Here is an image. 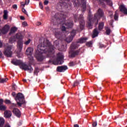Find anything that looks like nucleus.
I'll return each mask as SVG.
<instances>
[{
	"mask_svg": "<svg viewBox=\"0 0 127 127\" xmlns=\"http://www.w3.org/2000/svg\"><path fill=\"white\" fill-rule=\"evenodd\" d=\"M62 33H61L60 31H56L55 33V37H56L57 39H60V38L62 37Z\"/></svg>",
	"mask_w": 127,
	"mask_h": 127,
	"instance_id": "obj_19",
	"label": "nucleus"
},
{
	"mask_svg": "<svg viewBox=\"0 0 127 127\" xmlns=\"http://www.w3.org/2000/svg\"><path fill=\"white\" fill-rule=\"evenodd\" d=\"M6 110V107L4 105H0V111H5Z\"/></svg>",
	"mask_w": 127,
	"mask_h": 127,
	"instance_id": "obj_30",
	"label": "nucleus"
},
{
	"mask_svg": "<svg viewBox=\"0 0 127 127\" xmlns=\"http://www.w3.org/2000/svg\"><path fill=\"white\" fill-rule=\"evenodd\" d=\"M2 47V44L1 43L0 40V48H1Z\"/></svg>",
	"mask_w": 127,
	"mask_h": 127,
	"instance_id": "obj_57",
	"label": "nucleus"
},
{
	"mask_svg": "<svg viewBox=\"0 0 127 127\" xmlns=\"http://www.w3.org/2000/svg\"><path fill=\"white\" fill-rule=\"evenodd\" d=\"M74 4H75V5L77 6L78 4V3H76L75 2H74Z\"/></svg>",
	"mask_w": 127,
	"mask_h": 127,
	"instance_id": "obj_59",
	"label": "nucleus"
},
{
	"mask_svg": "<svg viewBox=\"0 0 127 127\" xmlns=\"http://www.w3.org/2000/svg\"><path fill=\"white\" fill-rule=\"evenodd\" d=\"M4 127H10L9 124H6Z\"/></svg>",
	"mask_w": 127,
	"mask_h": 127,
	"instance_id": "obj_54",
	"label": "nucleus"
},
{
	"mask_svg": "<svg viewBox=\"0 0 127 127\" xmlns=\"http://www.w3.org/2000/svg\"><path fill=\"white\" fill-rule=\"evenodd\" d=\"M13 8L16 9L17 8V4H14L13 5Z\"/></svg>",
	"mask_w": 127,
	"mask_h": 127,
	"instance_id": "obj_46",
	"label": "nucleus"
},
{
	"mask_svg": "<svg viewBox=\"0 0 127 127\" xmlns=\"http://www.w3.org/2000/svg\"><path fill=\"white\" fill-rule=\"evenodd\" d=\"M87 40H88L87 38L81 37L80 39H78L76 42L72 43L71 45H70V48L73 50L77 49L79 47V43L82 44L86 43Z\"/></svg>",
	"mask_w": 127,
	"mask_h": 127,
	"instance_id": "obj_7",
	"label": "nucleus"
},
{
	"mask_svg": "<svg viewBox=\"0 0 127 127\" xmlns=\"http://www.w3.org/2000/svg\"><path fill=\"white\" fill-rule=\"evenodd\" d=\"M126 15H127V13Z\"/></svg>",
	"mask_w": 127,
	"mask_h": 127,
	"instance_id": "obj_62",
	"label": "nucleus"
},
{
	"mask_svg": "<svg viewBox=\"0 0 127 127\" xmlns=\"http://www.w3.org/2000/svg\"><path fill=\"white\" fill-rule=\"evenodd\" d=\"M26 53L27 56H31L32 54V49L31 48H27Z\"/></svg>",
	"mask_w": 127,
	"mask_h": 127,
	"instance_id": "obj_23",
	"label": "nucleus"
},
{
	"mask_svg": "<svg viewBox=\"0 0 127 127\" xmlns=\"http://www.w3.org/2000/svg\"><path fill=\"white\" fill-rule=\"evenodd\" d=\"M115 20H118V14L115 13L114 15Z\"/></svg>",
	"mask_w": 127,
	"mask_h": 127,
	"instance_id": "obj_38",
	"label": "nucleus"
},
{
	"mask_svg": "<svg viewBox=\"0 0 127 127\" xmlns=\"http://www.w3.org/2000/svg\"><path fill=\"white\" fill-rule=\"evenodd\" d=\"M104 22L99 23V25H98V30H99L100 31L102 30L104 28Z\"/></svg>",
	"mask_w": 127,
	"mask_h": 127,
	"instance_id": "obj_24",
	"label": "nucleus"
},
{
	"mask_svg": "<svg viewBox=\"0 0 127 127\" xmlns=\"http://www.w3.org/2000/svg\"><path fill=\"white\" fill-rule=\"evenodd\" d=\"M4 124V119L2 118H0V127H3Z\"/></svg>",
	"mask_w": 127,
	"mask_h": 127,
	"instance_id": "obj_26",
	"label": "nucleus"
},
{
	"mask_svg": "<svg viewBox=\"0 0 127 127\" xmlns=\"http://www.w3.org/2000/svg\"><path fill=\"white\" fill-rule=\"evenodd\" d=\"M11 63L16 66L19 65L20 69L22 70H24V71H29V73H31L33 71L32 66H31V65H28L23 63L21 60H13L12 61Z\"/></svg>",
	"mask_w": 127,
	"mask_h": 127,
	"instance_id": "obj_3",
	"label": "nucleus"
},
{
	"mask_svg": "<svg viewBox=\"0 0 127 127\" xmlns=\"http://www.w3.org/2000/svg\"><path fill=\"white\" fill-rule=\"evenodd\" d=\"M99 2L100 4H102V5H105V3L104 2H106L107 4L110 6L113 5V2L111 0H99Z\"/></svg>",
	"mask_w": 127,
	"mask_h": 127,
	"instance_id": "obj_15",
	"label": "nucleus"
},
{
	"mask_svg": "<svg viewBox=\"0 0 127 127\" xmlns=\"http://www.w3.org/2000/svg\"><path fill=\"white\" fill-rule=\"evenodd\" d=\"M9 29V25H5V26H4V27L2 28V29H1V30L0 29V36L1 35V33L3 34H6L7 32H8Z\"/></svg>",
	"mask_w": 127,
	"mask_h": 127,
	"instance_id": "obj_14",
	"label": "nucleus"
},
{
	"mask_svg": "<svg viewBox=\"0 0 127 127\" xmlns=\"http://www.w3.org/2000/svg\"><path fill=\"white\" fill-rule=\"evenodd\" d=\"M30 42H31V39H29L28 40L25 42L24 44L26 45H28L30 43Z\"/></svg>",
	"mask_w": 127,
	"mask_h": 127,
	"instance_id": "obj_35",
	"label": "nucleus"
},
{
	"mask_svg": "<svg viewBox=\"0 0 127 127\" xmlns=\"http://www.w3.org/2000/svg\"><path fill=\"white\" fill-rule=\"evenodd\" d=\"M23 81H24V82H26V79H23Z\"/></svg>",
	"mask_w": 127,
	"mask_h": 127,
	"instance_id": "obj_60",
	"label": "nucleus"
},
{
	"mask_svg": "<svg viewBox=\"0 0 127 127\" xmlns=\"http://www.w3.org/2000/svg\"><path fill=\"white\" fill-rule=\"evenodd\" d=\"M16 95V93L14 92H12V96L13 97Z\"/></svg>",
	"mask_w": 127,
	"mask_h": 127,
	"instance_id": "obj_53",
	"label": "nucleus"
},
{
	"mask_svg": "<svg viewBox=\"0 0 127 127\" xmlns=\"http://www.w3.org/2000/svg\"><path fill=\"white\" fill-rule=\"evenodd\" d=\"M39 72V69L37 67H35V70L34 71V75H35L36 73Z\"/></svg>",
	"mask_w": 127,
	"mask_h": 127,
	"instance_id": "obj_34",
	"label": "nucleus"
},
{
	"mask_svg": "<svg viewBox=\"0 0 127 127\" xmlns=\"http://www.w3.org/2000/svg\"><path fill=\"white\" fill-rule=\"evenodd\" d=\"M7 80H8V79H7V78H5V79H4V78L0 79V83H4V82H6V81H7Z\"/></svg>",
	"mask_w": 127,
	"mask_h": 127,
	"instance_id": "obj_32",
	"label": "nucleus"
},
{
	"mask_svg": "<svg viewBox=\"0 0 127 127\" xmlns=\"http://www.w3.org/2000/svg\"><path fill=\"white\" fill-rule=\"evenodd\" d=\"M15 100L19 107H21L25 103L24 96L22 93H18L15 97Z\"/></svg>",
	"mask_w": 127,
	"mask_h": 127,
	"instance_id": "obj_8",
	"label": "nucleus"
},
{
	"mask_svg": "<svg viewBox=\"0 0 127 127\" xmlns=\"http://www.w3.org/2000/svg\"><path fill=\"white\" fill-rule=\"evenodd\" d=\"M74 22H77L79 21V25H80V30H83L84 29L85 22L84 20L83 15L82 14L80 15L78 18V14H75L74 15Z\"/></svg>",
	"mask_w": 127,
	"mask_h": 127,
	"instance_id": "obj_6",
	"label": "nucleus"
},
{
	"mask_svg": "<svg viewBox=\"0 0 127 127\" xmlns=\"http://www.w3.org/2000/svg\"><path fill=\"white\" fill-rule=\"evenodd\" d=\"M12 48V46L11 45L6 47L3 52V54L5 55V56L8 58L11 57V56L12 55V52L11 51Z\"/></svg>",
	"mask_w": 127,
	"mask_h": 127,
	"instance_id": "obj_10",
	"label": "nucleus"
},
{
	"mask_svg": "<svg viewBox=\"0 0 127 127\" xmlns=\"http://www.w3.org/2000/svg\"><path fill=\"white\" fill-rule=\"evenodd\" d=\"M36 25L39 26L41 25V22H37V23L36 24Z\"/></svg>",
	"mask_w": 127,
	"mask_h": 127,
	"instance_id": "obj_51",
	"label": "nucleus"
},
{
	"mask_svg": "<svg viewBox=\"0 0 127 127\" xmlns=\"http://www.w3.org/2000/svg\"><path fill=\"white\" fill-rule=\"evenodd\" d=\"M5 103L6 104H11V102L10 100L6 99V100H5Z\"/></svg>",
	"mask_w": 127,
	"mask_h": 127,
	"instance_id": "obj_37",
	"label": "nucleus"
},
{
	"mask_svg": "<svg viewBox=\"0 0 127 127\" xmlns=\"http://www.w3.org/2000/svg\"><path fill=\"white\" fill-rule=\"evenodd\" d=\"M29 2H30V0H26V1H25V4H26V5H28Z\"/></svg>",
	"mask_w": 127,
	"mask_h": 127,
	"instance_id": "obj_45",
	"label": "nucleus"
},
{
	"mask_svg": "<svg viewBox=\"0 0 127 127\" xmlns=\"http://www.w3.org/2000/svg\"><path fill=\"white\" fill-rule=\"evenodd\" d=\"M126 127H127V126H126Z\"/></svg>",
	"mask_w": 127,
	"mask_h": 127,
	"instance_id": "obj_63",
	"label": "nucleus"
},
{
	"mask_svg": "<svg viewBox=\"0 0 127 127\" xmlns=\"http://www.w3.org/2000/svg\"><path fill=\"white\" fill-rule=\"evenodd\" d=\"M17 28L16 27H13L11 28V32L10 33H14L16 31H17Z\"/></svg>",
	"mask_w": 127,
	"mask_h": 127,
	"instance_id": "obj_29",
	"label": "nucleus"
},
{
	"mask_svg": "<svg viewBox=\"0 0 127 127\" xmlns=\"http://www.w3.org/2000/svg\"><path fill=\"white\" fill-rule=\"evenodd\" d=\"M3 100L2 99H0V105H1L3 104Z\"/></svg>",
	"mask_w": 127,
	"mask_h": 127,
	"instance_id": "obj_48",
	"label": "nucleus"
},
{
	"mask_svg": "<svg viewBox=\"0 0 127 127\" xmlns=\"http://www.w3.org/2000/svg\"><path fill=\"white\" fill-rule=\"evenodd\" d=\"M22 25H24V27L27 26V22L26 21L23 22Z\"/></svg>",
	"mask_w": 127,
	"mask_h": 127,
	"instance_id": "obj_47",
	"label": "nucleus"
},
{
	"mask_svg": "<svg viewBox=\"0 0 127 127\" xmlns=\"http://www.w3.org/2000/svg\"><path fill=\"white\" fill-rule=\"evenodd\" d=\"M55 19H56L57 23H55V24H64V25L66 26V27H67V28H71L73 27V21L70 20H65L64 22L61 18V17L60 16L59 14H55Z\"/></svg>",
	"mask_w": 127,
	"mask_h": 127,
	"instance_id": "obj_5",
	"label": "nucleus"
},
{
	"mask_svg": "<svg viewBox=\"0 0 127 127\" xmlns=\"http://www.w3.org/2000/svg\"><path fill=\"white\" fill-rule=\"evenodd\" d=\"M75 65V63L74 62H70L69 63V66H74Z\"/></svg>",
	"mask_w": 127,
	"mask_h": 127,
	"instance_id": "obj_33",
	"label": "nucleus"
},
{
	"mask_svg": "<svg viewBox=\"0 0 127 127\" xmlns=\"http://www.w3.org/2000/svg\"><path fill=\"white\" fill-rule=\"evenodd\" d=\"M53 46H54L55 48L58 49L60 47L59 40H55V41L53 43Z\"/></svg>",
	"mask_w": 127,
	"mask_h": 127,
	"instance_id": "obj_22",
	"label": "nucleus"
},
{
	"mask_svg": "<svg viewBox=\"0 0 127 127\" xmlns=\"http://www.w3.org/2000/svg\"><path fill=\"white\" fill-rule=\"evenodd\" d=\"M37 51L36 53L37 60L40 62L47 58L53 57L55 53L54 47H50V42L48 40H44L43 43L38 45Z\"/></svg>",
	"mask_w": 127,
	"mask_h": 127,
	"instance_id": "obj_1",
	"label": "nucleus"
},
{
	"mask_svg": "<svg viewBox=\"0 0 127 127\" xmlns=\"http://www.w3.org/2000/svg\"><path fill=\"white\" fill-rule=\"evenodd\" d=\"M110 25L112 26V24H110Z\"/></svg>",
	"mask_w": 127,
	"mask_h": 127,
	"instance_id": "obj_61",
	"label": "nucleus"
},
{
	"mask_svg": "<svg viewBox=\"0 0 127 127\" xmlns=\"http://www.w3.org/2000/svg\"><path fill=\"white\" fill-rule=\"evenodd\" d=\"M64 58V56L63 55H61L60 53L58 54L57 61L58 62H60L61 60H63Z\"/></svg>",
	"mask_w": 127,
	"mask_h": 127,
	"instance_id": "obj_21",
	"label": "nucleus"
},
{
	"mask_svg": "<svg viewBox=\"0 0 127 127\" xmlns=\"http://www.w3.org/2000/svg\"><path fill=\"white\" fill-rule=\"evenodd\" d=\"M23 38L24 36L22 35V34L18 33L17 34H16L15 36L12 37L10 39L12 42H15V39L18 40L17 48L20 52H21V50H22V47L23 45V41H22V40L23 39Z\"/></svg>",
	"mask_w": 127,
	"mask_h": 127,
	"instance_id": "obj_4",
	"label": "nucleus"
},
{
	"mask_svg": "<svg viewBox=\"0 0 127 127\" xmlns=\"http://www.w3.org/2000/svg\"><path fill=\"white\" fill-rule=\"evenodd\" d=\"M39 6L41 9H43V3H42L41 2H39Z\"/></svg>",
	"mask_w": 127,
	"mask_h": 127,
	"instance_id": "obj_43",
	"label": "nucleus"
},
{
	"mask_svg": "<svg viewBox=\"0 0 127 127\" xmlns=\"http://www.w3.org/2000/svg\"><path fill=\"white\" fill-rule=\"evenodd\" d=\"M53 63V61L52 60H49V63L51 64V63Z\"/></svg>",
	"mask_w": 127,
	"mask_h": 127,
	"instance_id": "obj_56",
	"label": "nucleus"
},
{
	"mask_svg": "<svg viewBox=\"0 0 127 127\" xmlns=\"http://www.w3.org/2000/svg\"><path fill=\"white\" fill-rule=\"evenodd\" d=\"M61 30L63 32L66 31V27H65L64 26H63V27H62Z\"/></svg>",
	"mask_w": 127,
	"mask_h": 127,
	"instance_id": "obj_39",
	"label": "nucleus"
},
{
	"mask_svg": "<svg viewBox=\"0 0 127 127\" xmlns=\"http://www.w3.org/2000/svg\"><path fill=\"white\" fill-rule=\"evenodd\" d=\"M25 5H26V4H24V2H21V5H22L24 7Z\"/></svg>",
	"mask_w": 127,
	"mask_h": 127,
	"instance_id": "obj_52",
	"label": "nucleus"
},
{
	"mask_svg": "<svg viewBox=\"0 0 127 127\" xmlns=\"http://www.w3.org/2000/svg\"><path fill=\"white\" fill-rule=\"evenodd\" d=\"M66 70H67V66L66 65L59 66L57 68V71L59 72H64Z\"/></svg>",
	"mask_w": 127,
	"mask_h": 127,
	"instance_id": "obj_13",
	"label": "nucleus"
},
{
	"mask_svg": "<svg viewBox=\"0 0 127 127\" xmlns=\"http://www.w3.org/2000/svg\"><path fill=\"white\" fill-rule=\"evenodd\" d=\"M104 47V45L102 44H99V48H103Z\"/></svg>",
	"mask_w": 127,
	"mask_h": 127,
	"instance_id": "obj_49",
	"label": "nucleus"
},
{
	"mask_svg": "<svg viewBox=\"0 0 127 127\" xmlns=\"http://www.w3.org/2000/svg\"><path fill=\"white\" fill-rule=\"evenodd\" d=\"M105 30H106V33L107 35H110L111 33V30L108 27H105Z\"/></svg>",
	"mask_w": 127,
	"mask_h": 127,
	"instance_id": "obj_28",
	"label": "nucleus"
},
{
	"mask_svg": "<svg viewBox=\"0 0 127 127\" xmlns=\"http://www.w3.org/2000/svg\"><path fill=\"white\" fill-rule=\"evenodd\" d=\"M58 6L60 7V9H63L64 8H67V4L65 2L59 3Z\"/></svg>",
	"mask_w": 127,
	"mask_h": 127,
	"instance_id": "obj_18",
	"label": "nucleus"
},
{
	"mask_svg": "<svg viewBox=\"0 0 127 127\" xmlns=\"http://www.w3.org/2000/svg\"><path fill=\"white\" fill-rule=\"evenodd\" d=\"M7 11L5 10L3 11V19L4 20H6L7 19Z\"/></svg>",
	"mask_w": 127,
	"mask_h": 127,
	"instance_id": "obj_27",
	"label": "nucleus"
},
{
	"mask_svg": "<svg viewBox=\"0 0 127 127\" xmlns=\"http://www.w3.org/2000/svg\"><path fill=\"white\" fill-rule=\"evenodd\" d=\"M49 3V1L47 0H45V1H44V4L45 5H47Z\"/></svg>",
	"mask_w": 127,
	"mask_h": 127,
	"instance_id": "obj_41",
	"label": "nucleus"
},
{
	"mask_svg": "<svg viewBox=\"0 0 127 127\" xmlns=\"http://www.w3.org/2000/svg\"><path fill=\"white\" fill-rule=\"evenodd\" d=\"M20 19L21 20H24L25 18H24V17L23 16H20Z\"/></svg>",
	"mask_w": 127,
	"mask_h": 127,
	"instance_id": "obj_50",
	"label": "nucleus"
},
{
	"mask_svg": "<svg viewBox=\"0 0 127 127\" xmlns=\"http://www.w3.org/2000/svg\"><path fill=\"white\" fill-rule=\"evenodd\" d=\"M87 47H91L92 45V41L87 42L86 44Z\"/></svg>",
	"mask_w": 127,
	"mask_h": 127,
	"instance_id": "obj_31",
	"label": "nucleus"
},
{
	"mask_svg": "<svg viewBox=\"0 0 127 127\" xmlns=\"http://www.w3.org/2000/svg\"><path fill=\"white\" fill-rule=\"evenodd\" d=\"M16 105L15 104H12L11 106H10V109H12V112H13V114L15 115L17 117L20 118V116L21 115V113L19 109L17 108H15Z\"/></svg>",
	"mask_w": 127,
	"mask_h": 127,
	"instance_id": "obj_9",
	"label": "nucleus"
},
{
	"mask_svg": "<svg viewBox=\"0 0 127 127\" xmlns=\"http://www.w3.org/2000/svg\"><path fill=\"white\" fill-rule=\"evenodd\" d=\"M79 84V82L77 80L74 81L73 86L75 87L76 86H77Z\"/></svg>",
	"mask_w": 127,
	"mask_h": 127,
	"instance_id": "obj_36",
	"label": "nucleus"
},
{
	"mask_svg": "<svg viewBox=\"0 0 127 127\" xmlns=\"http://www.w3.org/2000/svg\"><path fill=\"white\" fill-rule=\"evenodd\" d=\"M100 17H102V20H106V16L104 15L103 10L99 8L98 9L97 13L95 14L94 16V18L93 19H89L88 22H87V27L89 29H92V24L95 23V25H97L98 24V19Z\"/></svg>",
	"mask_w": 127,
	"mask_h": 127,
	"instance_id": "obj_2",
	"label": "nucleus"
},
{
	"mask_svg": "<svg viewBox=\"0 0 127 127\" xmlns=\"http://www.w3.org/2000/svg\"><path fill=\"white\" fill-rule=\"evenodd\" d=\"M82 30H80V25H79V27H77L76 29V30H72L71 32H70V37H69V41H67L68 43H70L72 40H73V37H74L76 35V33H77V32H81Z\"/></svg>",
	"mask_w": 127,
	"mask_h": 127,
	"instance_id": "obj_11",
	"label": "nucleus"
},
{
	"mask_svg": "<svg viewBox=\"0 0 127 127\" xmlns=\"http://www.w3.org/2000/svg\"><path fill=\"white\" fill-rule=\"evenodd\" d=\"M80 54V49H79L77 50L72 51L71 53H70V57L71 58H74L75 57H77Z\"/></svg>",
	"mask_w": 127,
	"mask_h": 127,
	"instance_id": "obj_12",
	"label": "nucleus"
},
{
	"mask_svg": "<svg viewBox=\"0 0 127 127\" xmlns=\"http://www.w3.org/2000/svg\"><path fill=\"white\" fill-rule=\"evenodd\" d=\"M82 12H84L86 11V2H83L82 3Z\"/></svg>",
	"mask_w": 127,
	"mask_h": 127,
	"instance_id": "obj_25",
	"label": "nucleus"
},
{
	"mask_svg": "<svg viewBox=\"0 0 127 127\" xmlns=\"http://www.w3.org/2000/svg\"><path fill=\"white\" fill-rule=\"evenodd\" d=\"M3 115L4 117H5L6 119H8L11 117L12 114L11 113V111L5 110V112H4Z\"/></svg>",
	"mask_w": 127,
	"mask_h": 127,
	"instance_id": "obj_16",
	"label": "nucleus"
},
{
	"mask_svg": "<svg viewBox=\"0 0 127 127\" xmlns=\"http://www.w3.org/2000/svg\"><path fill=\"white\" fill-rule=\"evenodd\" d=\"M99 35V32H98L97 28L94 29L93 31L92 38H95Z\"/></svg>",
	"mask_w": 127,
	"mask_h": 127,
	"instance_id": "obj_20",
	"label": "nucleus"
},
{
	"mask_svg": "<svg viewBox=\"0 0 127 127\" xmlns=\"http://www.w3.org/2000/svg\"><path fill=\"white\" fill-rule=\"evenodd\" d=\"M13 90H15V85H13Z\"/></svg>",
	"mask_w": 127,
	"mask_h": 127,
	"instance_id": "obj_58",
	"label": "nucleus"
},
{
	"mask_svg": "<svg viewBox=\"0 0 127 127\" xmlns=\"http://www.w3.org/2000/svg\"><path fill=\"white\" fill-rule=\"evenodd\" d=\"M22 11L24 12V13L27 16H28V14L27 13V11H26L25 9L22 8Z\"/></svg>",
	"mask_w": 127,
	"mask_h": 127,
	"instance_id": "obj_40",
	"label": "nucleus"
},
{
	"mask_svg": "<svg viewBox=\"0 0 127 127\" xmlns=\"http://www.w3.org/2000/svg\"><path fill=\"white\" fill-rule=\"evenodd\" d=\"M120 11L123 12L125 14H127V8L124 5H121L119 6Z\"/></svg>",
	"mask_w": 127,
	"mask_h": 127,
	"instance_id": "obj_17",
	"label": "nucleus"
},
{
	"mask_svg": "<svg viewBox=\"0 0 127 127\" xmlns=\"http://www.w3.org/2000/svg\"><path fill=\"white\" fill-rule=\"evenodd\" d=\"M73 127H79V125H78V124H74Z\"/></svg>",
	"mask_w": 127,
	"mask_h": 127,
	"instance_id": "obj_55",
	"label": "nucleus"
},
{
	"mask_svg": "<svg viewBox=\"0 0 127 127\" xmlns=\"http://www.w3.org/2000/svg\"><path fill=\"white\" fill-rule=\"evenodd\" d=\"M97 126V122H94L92 124L93 127H96Z\"/></svg>",
	"mask_w": 127,
	"mask_h": 127,
	"instance_id": "obj_42",
	"label": "nucleus"
},
{
	"mask_svg": "<svg viewBox=\"0 0 127 127\" xmlns=\"http://www.w3.org/2000/svg\"><path fill=\"white\" fill-rule=\"evenodd\" d=\"M4 59V56H3V54H2V52L0 50V59Z\"/></svg>",
	"mask_w": 127,
	"mask_h": 127,
	"instance_id": "obj_44",
	"label": "nucleus"
}]
</instances>
